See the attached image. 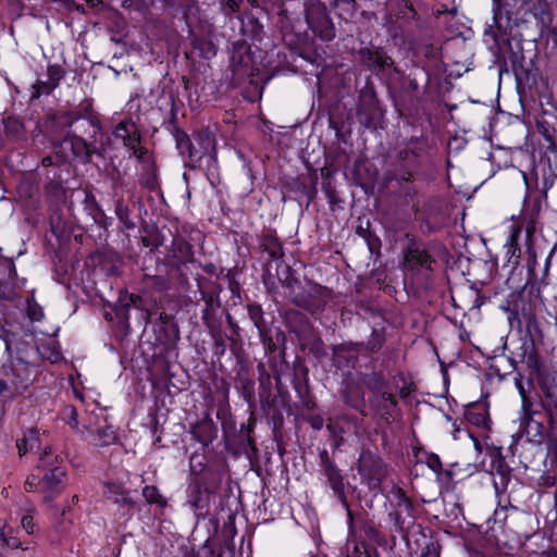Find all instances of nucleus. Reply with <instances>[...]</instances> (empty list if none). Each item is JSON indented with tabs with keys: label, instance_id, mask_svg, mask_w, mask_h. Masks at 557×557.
Wrapping results in <instances>:
<instances>
[{
	"label": "nucleus",
	"instance_id": "603ef678",
	"mask_svg": "<svg viewBox=\"0 0 557 557\" xmlns=\"http://www.w3.org/2000/svg\"><path fill=\"white\" fill-rule=\"evenodd\" d=\"M226 321H227V324L233 329V332L235 334H237L238 333V325L234 322V320H233L231 314L226 315Z\"/></svg>",
	"mask_w": 557,
	"mask_h": 557
},
{
	"label": "nucleus",
	"instance_id": "ddd939ff",
	"mask_svg": "<svg viewBox=\"0 0 557 557\" xmlns=\"http://www.w3.org/2000/svg\"><path fill=\"white\" fill-rule=\"evenodd\" d=\"M63 72L59 66H49L47 71V81H38L34 85L32 98H38L41 95L51 94L59 85Z\"/></svg>",
	"mask_w": 557,
	"mask_h": 557
},
{
	"label": "nucleus",
	"instance_id": "774afa93",
	"mask_svg": "<svg viewBox=\"0 0 557 557\" xmlns=\"http://www.w3.org/2000/svg\"><path fill=\"white\" fill-rule=\"evenodd\" d=\"M72 502H73L74 504H75V503H77V502H78V496H77V495H74V496L72 497Z\"/></svg>",
	"mask_w": 557,
	"mask_h": 557
},
{
	"label": "nucleus",
	"instance_id": "4c0bfd02",
	"mask_svg": "<svg viewBox=\"0 0 557 557\" xmlns=\"http://www.w3.org/2000/svg\"><path fill=\"white\" fill-rule=\"evenodd\" d=\"M426 465L431 470H433L436 473H440L442 471V461L440 457L435 454H431L428 456Z\"/></svg>",
	"mask_w": 557,
	"mask_h": 557
},
{
	"label": "nucleus",
	"instance_id": "49530a36",
	"mask_svg": "<svg viewBox=\"0 0 557 557\" xmlns=\"http://www.w3.org/2000/svg\"><path fill=\"white\" fill-rule=\"evenodd\" d=\"M469 420L475 424V425H482L484 422H485V416L484 414H481V413H478V414H473L471 413L469 416Z\"/></svg>",
	"mask_w": 557,
	"mask_h": 557
},
{
	"label": "nucleus",
	"instance_id": "864d4df0",
	"mask_svg": "<svg viewBox=\"0 0 557 557\" xmlns=\"http://www.w3.org/2000/svg\"><path fill=\"white\" fill-rule=\"evenodd\" d=\"M134 150V156L138 159H141L144 157L145 153H147V149L145 148H141L139 146H137Z\"/></svg>",
	"mask_w": 557,
	"mask_h": 557
},
{
	"label": "nucleus",
	"instance_id": "f704fd0d",
	"mask_svg": "<svg viewBox=\"0 0 557 557\" xmlns=\"http://www.w3.org/2000/svg\"><path fill=\"white\" fill-rule=\"evenodd\" d=\"M515 384H516V387L518 388L519 391V394L522 398V407L524 410H528L529 407H531V401L529 400V398L527 397V392H525V388L523 386V383H522V377L521 375L519 374L518 377L515 379Z\"/></svg>",
	"mask_w": 557,
	"mask_h": 557
},
{
	"label": "nucleus",
	"instance_id": "5701e85b",
	"mask_svg": "<svg viewBox=\"0 0 557 557\" xmlns=\"http://www.w3.org/2000/svg\"><path fill=\"white\" fill-rule=\"evenodd\" d=\"M104 494L109 499H112L115 504H119V505H132L133 504L128 492L124 491L117 484H113V483L106 484Z\"/></svg>",
	"mask_w": 557,
	"mask_h": 557
},
{
	"label": "nucleus",
	"instance_id": "09e8293b",
	"mask_svg": "<svg viewBox=\"0 0 557 557\" xmlns=\"http://www.w3.org/2000/svg\"><path fill=\"white\" fill-rule=\"evenodd\" d=\"M89 127H91L94 129V132H98L100 131L101 126H100V122L98 119L96 117H89L86 122H85Z\"/></svg>",
	"mask_w": 557,
	"mask_h": 557
},
{
	"label": "nucleus",
	"instance_id": "6e6d98bb",
	"mask_svg": "<svg viewBox=\"0 0 557 557\" xmlns=\"http://www.w3.org/2000/svg\"><path fill=\"white\" fill-rule=\"evenodd\" d=\"M550 37L553 42L557 46V27L550 29Z\"/></svg>",
	"mask_w": 557,
	"mask_h": 557
},
{
	"label": "nucleus",
	"instance_id": "412c9836",
	"mask_svg": "<svg viewBox=\"0 0 557 557\" xmlns=\"http://www.w3.org/2000/svg\"><path fill=\"white\" fill-rule=\"evenodd\" d=\"M363 385L374 394H380L388 389V382L380 372H372L362 376Z\"/></svg>",
	"mask_w": 557,
	"mask_h": 557
},
{
	"label": "nucleus",
	"instance_id": "f8f14e48",
	"mask_svg": "<svg viewBox=\"0 0 557 557\" xmlns=\"http://www.w3.org/2000/svg\"><path fill=\"white\" fill-rule=\"evenodd\" d=\"M116 138L123 140L125 147L135 149L140 144V134L137 125L132 120L120 122L113 132Z\"/></svg>",
	"mask_w": 557,
	"mask_h": 557
},
{
	"label": "nucleus",
	"instance_id": "052dcab7",
	"mask_svg": "<svg viewBox=\"0 0 557 557\" xmlns=\"http://www.w3.org/2000/svg\"><path fill=\"white\" fill-rule=\"evenodd\" d=\"M473 442H474V448L475 450H478L479 453L482 451V446L480 444V442L476 440V438H473Z\"/></svg>",
	"mask_w": 557,
	"mask_h": 557
},
{
	"label": "nucleus",
	"instance_id": "bf43d9fd",
	"mask_svg": "<svg viewBox=\"0 0 557 557\" xmlns=\"http://www.w3.org/2000/svg\"><path fill=\"white\" fill-rule=\"evenodd\" d=\"M409 87L412 89V90H417L419 85H418V82L413 78V79H410L409 81Z\"/></svg>",
	"mask_w": 557,
	"mask_h": 557
},
{
	"label": "nucleus",
	"instance_id": "f03ea898",
	"mask_svg": "<svg viewBox=\"0 0 557 557\" xmlns=\"http://www.w3.org/2000/svg\"><path fill=\"white\" fill-rule=\"evenodd\" d=\"M405 270L412 274H425L433 272L436 260L426 249L425 245L414 238H409L407 246L403 249Z\"/></svg>",
	"mask_w": 557,
	"mask_h": 557
},
{
	"label": "nucleus",
	"instance_id": "39448f33",
	"mask_svg": "<svg viewBox=\"0 0 557 557\" xmlns=\"http://www.w3.org/2000/svg\"><path fill=\"white\" fill-rule=\"evenodd\" d=\"M358 473L370 490H377L387 475V466L371 450H362L357 462Z\"/></svg>",
	"mask_w": 557,
	"mask_h": 557
},
{
	"label": "nucleus",
	"instance_id": "4d7b16f0",
	"mask_svg": "<svg viewBox=\"0 0 557 557\" xmlns=\"http://www.w3.org/2000/svg\"><path fill=\"white\" fill-rule=\"evenodd\" d=\"M518 233H519V231L517 230L509 237V242H510L511 247H513V245L516 244Z\"/></svg>",
	"mask_w": 557,
	"mask_h": 557
},
{
	"label": "nucleus",
	"instance_id": "0e129e2a",
	"mask_svg": "<svg viewBox=\"0 0 557 557\" xmlns=\"http://www.w3.org/2000/svg\"><path fill=\"white\" fill-rule=\"evenodd\" d=\"M215 345L218 348H221V351H224L225 346H224L223 341H216Z\"/></svg>",
	"mask_w": 557,
	"mask_h": 557
},
{
	"label": "nucleus",
	"instance_id": "dca6fc26",
	"mask_svg": "<svg viewBox=\"0 0 557 557\" xmlns=\"http://www.w3.org/2000/svg\"><path fill=\"white\" fill-rule=\"evenodd\" d=\"M531 294V290H527L525 287L522 288L516 296V298L511 301L512 311L518 315L521 314L524 319L530 320L534 315L535 305L527 300V296Z\"/></svg>",
	"mask_w": 557,
	"mask_h": 557
},
{
	"label": "nucleus",
	"instance_id": "cd10ccee",
	"mask_svg": "<svg viewBox=\"0 0 557 557\" xmlns=\"http://www.w3.org/2000/svg\"><path fill=\"white\" fill-rule=\"evenodd\" d=\"M143 496L149 504H157L160 507L166 506V499L160 494L154 485H147L143 488Z\"/></svg>",
	"mask_w": 557,
	"mask_h": 557
},
{
	"label": "nucleus",
	"instance_id": "6ab92c4d",
	"mask_svg": "<svg viewBox=\"0 0 557 557\" xmlns=\"http://www.w3.org/2000/svg\"><path fill=\"white\" fill-rule=\"evenodd\" d=\"M521 362L527 366L532 373H540L541 371V359L539 352L533 343L523 344L521 347Z\"/></svg>",
	"mask_w": 557,
	"mask_h": 557
},
{
	"label": "nucleus",
	"instance_id": "9b49d317",
	"mask_svg": "<svg viewBox=\"0 0 557 557\" xmlns=\"http://www.w3.org/2000/svg\"><path fill=\"white\" fill-rule=\"evenodd\" d=\"M361 62L372 72L380 73L393 66L394 61L381 49H361L359 51Z\"/></svg>",
	"mask_w": 557,
	"mask_h": 557
},
{
	"label": "nucleus",
	"instance_id": "9d476101",
	"mask_svg": "<svg viewBox=\"0 0 557 557\" xmlns=\"http://www.w3.org/2000/svg\"><path fill=\"white\" fill-rule=\"evenodd\" d=\"M363 342L361 343H342L335 345L332 349L333 361L337 367H355L358 361V355L361 352Z\"/></svg>",
	"mask_w": 557,
	"mask_h": 557
},
{
	"label": "nucleus",
	"instance_id": "4be33fe9",
	"mask_svg": "<svg viewBox=\"0 0 557 557\" xmlns=\"http://www.w3.org/2000/svg\"><path fill=\"white\" fill-rule=\"evenodd\" d=\"M173 136L181 156H186L188 158H194L196 156V151L189 136L183 129L174 127Z\"/></svg>",
	"mask_w": 557,
	"mask_h": 557
},
{
	"label": "nucleus",
	"instance_id": "0eeeda50",
	"mask_svg": "<svg viewBox=\"0 0 557 557\" xmlns=\"http://www.w3.org/2000/svg\"><path fill=\"white\" fill-rule=\"evenodd\" d=\"M82 433L96 447L112 445L117 440L115 430L102 413L96 417L89 416L83 424Z\"/></svg>",
	"mask_w": 557,
	"mask_h": 557
},
{
	"label": "nucleus",
	"instance_id": "393cba45",
	"mask_svg": "<svg viewBox=\"0 0 557 557\" xmlns=\"http://www.w3.org/2000/svg\"><path fill=\"white\" fill-rule=\"evenodd\" d=\"M261 247L272 260H278L284 256L282 244L272 235L263 237Z\"/></svg>",
	"mask_w": 557,
	"mask_h": 557
},
{
	"label": "nucleus",
	"instance_id": "473e14b6",
	"mask_svg": "<svg viewBox=\"0 0 557 557\" xmlns=\"http://www.w3.org/2000/svg\"><path fill=\"white\" fill-rule=\"evenodd\" d=\"M53 122L58 123L62 127H71L74 122L78 121V116L72 112H62L53 116Z\"/></svg>",
	"mask_w": 557,
	"mask_h": 557
},
{
	"label": "nucleus",
	"instance_id": "f3484780",
	"mask_svg": "<svg viewBox=\"0 0 557 557\" xmlns=\"http://www.w3.org/2000/svg\"><path fill=\"white\" fill-rule=\"evenodd\" d=\"M247 311L249 319L252 321L253 325L259 332V336L263 343H265L269 337V329L267 326V323L263 319V310L260 305L258 304H249L247 306Z\"/></svg>",
	"mask_w": 557,
	"mask_h": 557
},
{
	"label": "nucleus",
	"instance_id": "c03bdc74",
	"mask_svg": "<svg viewBox=\"0 0 557 557\" xmlns=\"http://www.w3.org/2000/svg\"><path fill=\"white\" fill-rule=\"evenodd\" d=\"M420 557H440V553L432 544L426 546L425 550L421 554Z\"/></svg>",
	"mask_w": 557,
	"mask_h": 557
},
{
	"label": "nucleus",
	"instance_id": "1a4fd4ad",
	"mask_svg": "<svg viewBox=\"0 0 557 557\" xmlns=\"http://www.w3.org/2000/svg\"><path fill=\"white\" fill-rule=\"evenodd\" d=\"M370 409L377 414L384 422L391 424L400 416L396 397L388 389L380 394H374L369 398Z\"/></svg>",
	"mask_w": 557,
	"mask_h": 557
},
{
	"label": "nucleus",
	"instance_id": "6e6552de",
	"mask_svg": "<svg viewBox=\"0 0 557 557\" xmlns=\"http://www.w3.org/2000/svg\"><path fill=\"white\" fill-rule=\"evenodd\" d=\"M332 297V292L319 284L309 282L307 286L293 297V302L312 315L319 314Z\"/></svg>",
	"mask_w": 557,
	"mask_h": 557
},
{
	"label": "nucleus",
	"instance_id": "b1692460",
	"mask_svg": "<svg viewBox=\"0 0 557 557\" xmlns=\"http://www.w3.org/2000/svg\"><path fill=\"white\" fill-rule=\"evenodd\" d=\"M174 258L178 267L191 263L194 261L193 246L185 240L177 242Z\"/></svg>",
	"mask_w": 557,
	"mask_h": 557
},
{
	"label": "nucleus",
	"instance_id": "58836bf2",
	"mask_svg": "<svg viewBox=\"0 0 557 557\" xmlns=\"http://www.w3.org/2000/svg\"><path fill=\"white\" fill-rule=\"evenodd\" d=\"M22 129V124L17 121V120H14V119H8L7 122H5V131L8 133H14V134H18Z\"/></svg>",
	"mask_w": 557,
	"mask_h": 557
},
{
	"label": "nucleus",
	"instance_id": "79ce46f5",
	"mask_svg": "<svg viewBox=\"0 0 557 557\" xmlns=\"http://www.w3.org/2000/svg\"><path fill=\"white\" fill-rule=\"evenodd\" d=\"M242 2L243 0H224V5L228 13H234L239 10Z\"/></svg>",
	"mask_w": 557,
	"mask_h": 557
},
{
	"label": "nucleus",
	"instance_id": "2f4dec72",
	"mask_svg": "<svg viewBox=\"0 0 557 557\" xmlns=\"http://www.w3.org/2000/svg\"><path fill=\"white\" fill-rule=\"evenodd\" d=\"M35 509L30 508L23 515L21 519V525L26 531L27 534H34L37 532L38 528L34 521Z\"/></svg>",
	"mask_w": 557,
	"mask_h": 557
},
{
	"label": "nucleus",
	"instance_id": "69168bd1",
	"mask_svg": "<svg viewBox=\"0 0 557 557\" xmlns=\"http://www.w3.org/2000/svg\"><path fill=\"white\" fill-rule=\"evenodd\" d=\"M494 22H495V24L498 23V13H497V11H495V14H494Z\"/></svg>",
	"mask_w": 557,
	"mask_h": 557
},
{
	"label": "nucleus",
	"instance_id": "423d86ee",
	"mask_svg": "<svg viewBox=\"0 0 557 557\" xmlns=\"http://www.w3.org/2000/svg\"><path fill=\"white\" fill-rule=\"evenodd\" d=\"M55 154L60 161L67 159L66 150H70L75 159L84 164L90 162L92 154H99V150L88 144L83 137L75 133L67 132L66 136L61 140H53Z\"/></svg>",
	"mask_w": 557,
	"mask_h": 557
},
{
	"label": "nucleus",
	"instance_id": "c85d7f7f",
	"mask_svg": "<svg viewBox=\"0 0 557 557\" xmlns=\"http://www.w3.org/2000/svg\"><path fill=\"white\" fill-rule=\"evenodd\" d=\"M115 212L120 222L128 230L136 226L135 222L129 218V209L123 201L119 200L115 205Z\"/></svg>",
	"mask_w": 557,
	"mask_h": 557
},
{
	"label": "nucleus",
	"instance_id": "f257e3e1",
	"mask_svg": "<svg viewBox=\"0 0 557 557\" xmlns=\"http://www.w3.org/2000/svg\"><path fill=\"white\" fill-rule=\"evenodd\" d=\"M0 352L9 360L2 366L3 376L10 382L11 393L25 392L33 382V368L21 357L11 355V333L0 325Z\"/></svg>",
	"mask_w": 557,
	"mask_h": 557
},
{
	"label": "nucleus",
	"instance_id": "680f3d73",
	"mask_svg": "<svg viewBox=\"0 0 557 557\" xmlns=\"http://www.w3.org/2000/svg\"><path fill=\"white\" fill-rule=\"evenodd\" d=\"M398 493L401 494V497L404 498L406 506L410 507L411 504H410L409 499L407 497H405L404 492L401 490H399Z\"/></svg>",
	"mask_w": 557,
	"mask_h": 557
},
{
	"label": "nucleus",
	"instance_id": "e433bc0d",
	"mask_svg": "<svg viewBox=\"0 0 557 557\" xmlns=\"http://www.w3.org/2000/svg\"><path fill=\"white\" fill-rule=\"evenodd\" d=\"M66 421L73 429L78 428V414L77 410L73 406H69L65 408Z\"/></svg>",
	"mask_w": 557,
	"mask_h": 557
},
{
	"label": "nucleus",
	"instance_id": "3c124183",
	"mask_svg": "<svg viewBox=\"0 0 557 557\" xmlns=\"http://www.w3.org/2000/svg\"><path fill=\"white\" fill-rule=\"evenodd\" d=\"M411 178H412L411 172H404V173L399 174L398 176H396V180L399 182H409V181H411Z\"/></svg>",
	"mask_w": 557,
	"mask_h": 557
},
{
	"label": "nucleus",
	"instance_id": "ea45409f",
	"mask_svg": "<svg viewBox=\"0 0 557 557\" xmlns=\"http://www.w3.org/2000/svg\"><path fill=\"white\" fill-rule=\"evenodd\" d=\"M37 486H40V479L34 474L29 475L25 481V490L33 492Z\"/></svg>",
	"mask_w": 557,
	"mask_h": 557
},
{
	"label": "nucleus",
	"instance_id": "8fccbe9b",
	"mask_svg": "<svg viewBox=\"0 0 557 557\" xmlns=\"http://www.w3.org/2000/svg\"><path fill=\"white\" fill-rule=\"evenodd\" d=\"M5 392L11 393L10 382L3 376L0 379V395H3Z\"/></svg>",
	"mask_w": 557,
	"mask_h": 557
},
{
	"label": "nucleus",
	"instance_id": "a19ab883",
	"mask_svg": "<svg viewBox=\"0 0 557 557\" xmlns=\"http://www.w3.org/2000/svg\"><path fill=\"white\" fill-rule=\"evenodd\" d=\"M548 165L552 171V173L557 176V149L550 151V153L547 157Z\"/></svg>",
	"mask_w": 557,
	"mask_h": 557
},
{
	"label": "nucleus",
	"instance_id": "37998d69",
	"mask_svg": "<svg viewBox=\"0 0 557 557\" xmlns=\"http://www.w3.org/2000/svg\"><path fill=\"white\" fill-rule=\"evenodd\" d=\"M308 422L314 430H321L324 424V420L321 416H312L309 418Z\"/></svg>",
	"mask_w": 557,
	"mask_h": 557
},
{
	"label": "nucleus",
	"instance_id": "bb28decb",
	"mask_svg": "<svg viewBox=\"0 0 557 557\" xmlns=\"http://www.w3.org/2000/svg\"><path fill=\"white\" fill-rule=\"evenodd\" d=\"M385 343V335L383 331L373 330L370 338L363 343L362 349H366L369 352L379 351Z\"/></svg>",
	"mask_w": 557,
	"mask_h": 557
},
{
	"label": "nucleus",
	"instance_id": "338daca9",
	"mask_svg": "<svg viewBox=\"0 0 557 557\" xmlns=\"http://www.w3.org/2000/svg\"><path fill=\"white\" fill-rule=\"evenodd\" d=\"M343 2L352 5L355 3V0H343Z\"/></svg>",
	"mask_w": 557,
	"mask_h": 557
},
{
	"label": "nucleus",
	"instance_id": "a18cd8bd",
	"mask_svg": "<svg viewBox=\"0 0 557 557\" xmlns=\"http://www.w3.org/2000/svg\"><path fill=\"white\" fill-rule=\"evenodd\" d=\"M326 428L334 436H339L341 442L343 441L341 436V434L343 433V429L339 425L329 422L326 424Z\"/></svg>",
	"mask_w": 557,
	"mask_h": 557
},
{
	"label": "nucleus",
	"instance_id": "13d9d810",
	"mask_svg": "<svg viewBox=\"0 0 557 557\" xmlns=\"http://www.w3.org/2000/svg\"><path fill=\"white\" fill-rule=\"evenodd\" d=\"M145 186H147L148 188L150 189H153L156 187V182H154V178L152 177L151 180H148L146 183H145Z\"/></svg>",
	"mask_w": 557,
	"mask_h": 557
},
{
	"label": "nucleus",
	"instance_id": "de8ad7c7",
	"mask_svg": "<svg viewBox=\"0 0 557 557\" xmlns=\"http://www.w3.org/2000/svg\"><path fill=\"white\" fill-rule=\"evenodd\" d=\"M16 447L18 449V454L21 456L25 455L27 451H32L28 445L23 441V438L18 440L16 443Z\"/></svg>",
	"mask_w": 557,
	"mask_h": 557
},
{
	"label": "nucleus",
	"instance_id": "e2e57ef3",
	"mask_svg": "<svg viewBox=\"0 0 557 557\" xmlns=\"http://www.w3.org/2000/svg\"><path fill=\"white\" fill-rule=\"evenodd\" d=\"M409 392L407 391V388H401L400 392H399V396L401 398H406L408 396Z\"/></svg>",
	"mask_w": 557,
	"mask_h": 557
},
{
	"label": "nucleus",
	"instance_id": "20e7f679",
	"mask_svg": "<svg viewBox=\"0 0 557 557\" xmlns=\"http://www.w3.org/2000/svg\"><path fill=\"white\" fill-rule=\"evenodd\" d=\"M320 468L322 474L325 476L329 486L333 491L336 498L341 502L347 510L349 525L352 524V512L348 507L347 496L345 492V481L342 471L337 468L334 460L329 455L326 449H322L319 454Z\"/></svg>",
	"mask_w": 557,
	"mask_h": 557
},
{
	"label": "nucleus",
	"instance_id": "c9c22d12",
	"mask_svg": "<svg viewBox=\"0 0 557 557\" xmlns=\"http://www.w3.org/2000/svg\"><path fill=\"white\" fill-rule=\"evenodd\" d=\"M15 298V292L11 284L0 282V300L11 301Z\"/></svg>",
	"mask_w": 557,
	"mask_h": 557
},
{
	"label": "nucleus",
	"instance_id": "7ed1b4c3",
	"mask_svg": "<svg viewBox=\"0 0 557 557\" xmlns=\"http://www.w3.org/2000/svg\"><path fill=\"white\" fill-rule=\"evenodd\" d=\"M38 468L44 471L40 487L51 494H60L64 488L66 471L58 465V457L52 456L50 448L46 447L40 456Z\"/></svg>",
	"mask_w": 557,
	"mask_h": 557
},
{
	"label": "nucleus",
	"instance_id": "7c9ffc66",
	"mask_svg": "<svg viewBox=\"0 0 557 557\" xmlns=\"http://www.w3.org/2000/svg\"><path fill=\"white\" fill-rule=\"evenodd\" d=\"M360 101L361 107L359 110V113L363 110L364 107H367L369 110H373L376 108L377 100L375 97V92L372 88H366L360 92Z\"/></svg>",
	"mask_w": 557,
	"mask_h": 557
},
{
	"label": "nucleus",
	"instance_id": "aec40b11",
	"mask_svg": "<svg viewBox=\"0 0 557 557\" xmlns=\"http://www.w3.org/2000/svg\"><path fill=\"white\" fill-rule=\"evenodd\" d=\"M343 400L349 407L358 410L361 414L366 416L364 411V397L355 386L348 385L342 392Z\"/></svg>",
	"mask_w": 557,
	"mask_h": 557
},
{
	"label": "nucleus",
	"instance_id": "2eb2a0df",
	"mask_svg": "<svg viewBox=\"0 0 557 557\" xmlns=\"http://www.w3.org/2000/svg\"><path fill=\"white\" fill-rule=\"evenodd\" d=\"M308 23L312 32L322 40L330 41L335 37L334 25L326 14H321L317 18L308 17Z\"/></svg>",
	"mask_w": 557,
	"mask_h": 557
},
{
	"label": "nucleus",
	"instance_id": "72a5a7b5",
	"mask_svg": "<svg viewBox=\"0 0 557 557\" xmlns=\"http://www.w3.org/2000/svg\"><path fill=\"white\" fill-rule=\"evenodd\" d=\"M23 441L28 445L30 450L39 449L40 448V442H39V433L37 430L30 429L28 430Z\"/></svg>",
	"mask_w": 557,
	"mask_h": 557
},
{
	"label": "nucleus",
	"instance_id": "c756f323",
	"mask_svg": "<svg viewBox=\"0 0 557 557\" xmlns=\"http://www.w3.org/2000/svg\"><path fill=\"white\" fill-rule=\"evenodd\" d=\"M13 533L12 529L0 528V543L9 548H21L22 543Z\"/></svg>",
	"mask_w": 557,
	"mask_h": 557
},
{
	"label": "nucleus",
	"instance_id": "a878e982",
	"mask_svg": "<svg viewBox=\"0 0 557 557\" xmlns=\"http://www.w3.org/2000/svg\"><path fill=\"white\" fill-rule=\"evenodd\" d=\"M533 14L543 25L552 23L553 14L549 4L546 0H537L533 5Z\"/></svg>",
	"mask_w": 557,
	"mask_h": 557
},
{
	"label": "nucleus",
	"instance_id": "a211bd4d",
	"mask_svg": "<svg viewBox=\"0 0 557 557\" xmlns=\"http://www.w3.org/2000/svg\"><path fill=\"white\" fill-rule=\"evenodd\" d=\"M428 141L423 138L411 139L406 147L399 151V158L404 161L411 162V156L413 158H420L428 151Z\"/></svg>",
	"mask_w": 557,
	"mask_h": 557
},
{
	"label": "nucleus",
	"instance_id": "4468645a",
	"mask_svg": "<svg viewBox=\"0 0 557 557\" xmlns=\"http://www.w3.org/2000/svg\"><path fill=\"white\" fill-rule=\"evenodd\" d=\"M190 432L197 442L208 446L216 437L218 428L211 419H203L193 425Z\"/></svg>",
	"mask_w": 557,
	"mask_h": 557
},
{
	"label": "nucleus",
	"instance_id": "5fc2aeb1",
	"mask_svg": "<svg viewBox=\"0 0 557 557\" xmlns=\"http://www.w3.org/2000/svg\"><path fill=\"white\" fill-rule=\"evenodd\" d=\"M41 163L44 166H50V165L54 164L53 157H51V156L45 157L42 159Z\"/></svg>",
	"mask_w": 557,
	"mask_h": 557
}]
</instances>
